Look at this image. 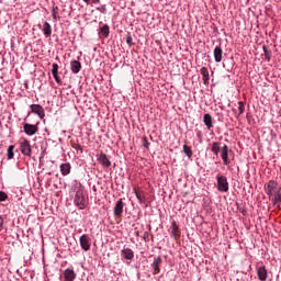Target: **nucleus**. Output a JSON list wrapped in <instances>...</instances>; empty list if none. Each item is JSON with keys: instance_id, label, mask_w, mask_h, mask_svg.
Segmentation results:
<instances>
[{"instance_id": "f257e3e1", "label": "nucleus", "mask_w": 281, "mask_h": 281, "mask_svg": "<svg viewBox=\"0 0 281 281\" xmlns=\"http://www.w3.org/2000/svg\"><path fill=\"white\" fill-rule=\"evenodd\" d=\"M216 181L218 192H229V181H227V177L217 175Z\"/></svg>"}, {"instance_id": "f03ea898", "label": "nucleus", "mask_w": 281, "mask_h": 281, "mask_svg": "<svg viewBox=\"0 0 281 281\" xmlns=\"http://www.w3.org/2000/svg\"><path fill=\"white\" fill-rule=\"evenodd\" d=\"M40 124H41V122H38V121L36 122V124L24 123L23 131H24L25 135H29V137H32V135H36Z\"/></svg>"}, {"instance_id": "7ed1b4c3", "label": "nucleus", "mask_w": 281, "mask_h": 281, "mask_svg": "<svg viewBox=\"0 0 281 281\" xmlns=\"http://www.w3.org/2000/svg\"><path fill=\"white\" fill-rule=\"evenodd\" d=\"M74 205L78 207V210L87 209V201H85V193H75Z\"/></svg>"}, {"instance_id": "20e7f679", "label": "nucleus", "mask_w": 281, "mask_h": 281, "mask_svg": "<svg viewBox=\"0 0 281 281\" xmlns=\"http://www.w3.org/2000/svg\"><path fill=\"white\" fill-rule=\"evenodd\" d=\"M20 150L24 157H32V145L30 140L23 139V142L20 143Z\"/></svg>"}, {"instance_id": "39448f33", "label": "nucleus", "mask_w": 281, "mask_h": 281, "mask_svg": "<svg viewBox=\"0 0 281 281\" xmlns=\"http://www.w3.org/2000/svg\"><path fill=\"white\" fill-rule=\"evenodd\" d=\"M229 153H232L229 146L223 145V147L221 148V158L224 166H229V164H232V161L229 160Z\"/></svg>"}, {"instance_id": "423d86ee", "label": "nucleus", "mask_w": 281, "mask_h": 281, "mask_svg": "<svg viewBox=\"0 0 281 281\" xmlns=\"http://www.w3.org/2000/svg\"><path fill=\"white\" fill-rule=\"evenodd\" d=\"M266 194L269 196V199L273 198V193L276 190H278V182L276 180H270L266 186H265Z\"/></svg>"}, {"instance_id": "0eeeda50", "label": "nucleus", "mask_w": 281, "mask_h": 281, "mask_svg": "<svg viewBox=\"0 0 281 281\" xmlns=\"http://www.w3.org/2000/svg\"><path fill=\"white\" fill-rule=\"evenodd\" d=\"M79 244L83 251H89L91 249V238H89V235L87 234L80 236Z\"/></svg>"}, {"instance_id": "6e6552de", "label": "nucleus", "mask_w": 281, "mask_h": 281, "mask_svg": "<svg viewBox=\"0 0 281 281\" xmlns=\"http://www.w3.org/2000/svg\"><path fill=\"white\" fill-rule=\"evenodd\" d=\"M31 113L38 115L40 120H45V109L41 104H31Z\"/></svg>"}, {"instance_id": "1a4fd4ad", "label": "nucleus", "mask_w": 281, "mask_h": 281, "mask_svg": "<svg viewBox=\"0 0 281 281\" xmlns=\"http://www.w3.org/2000/svg\"><path fill=\"white\" fill-rule=\"evenodd\" d=\"M97 161H99V164L103 166V168H111V159L106 154L102 151L100 153V155H97Z\"/></svg>"}, {"instance_id": "9d476101", "label": "nucleus", "mask_w": 281, "mask_h": 281, "mask_svg": "<svg viewBox=\"0 0 281 281\" xmlns=\"http://www.w3.org/2000/svg\"><path fill=\"white\" fill-rule=\"evenodd\" d=\"M161 262H164V260L161 259V256H157L154 258V261L151 263L154 276H159V273H161Z\"/></svg>"}, {"instance_id": "9b49d317", "label": "nucleus", "mask_w": 281, "mask_h": 281, "mask_svg": "<svg viewBox=\"0 0 281 281\" xmlns=\"http://www.w3.org/2000/svg\"><path fill=\"white\" fill-rule=\"evenodd\" d=\"M124 205H125V204H124V201H122V199H120V200L115 203L113 212H114V216H115L116 218H121L122 214H124Z\"/></svg>"}, {"instance_id": "f8f14e48", "label": "nucleus", "mask_w": 281, "mask_h": 281, "mask_svg": "<svg viewBox=\"0 0 281 281\" xmlns=\"http://www.w3.org/2000/svg\"><path fill=\"white\" fill-rule=\"evenodd\" d=\"M99 38H109L111 34V27L109 24H103L102 26L99 27Z\"/></svg>"}, {"instance_id": "ddd939ff", "label": "nucleus", "mask_w": 281, "mask_h": 281, "mask_svg": "<svg viewBox=\"0 0 281 281\" xmlns=\"http://www.w3.org/2000/svg\"><path fill=\"white\" fill-rule=\"evenodd\" d=\"M71 191L75 192V194H82L85 193V186H82L81 181L74 180Z\"/></svg>"}, {"instance_id": "4468645a", "label": "nucleus", "mask_w": 281, "mask_h": 281, "mask_svg": "<svg viewBox=\"0 0 281 281\" xmlns=\"http://www.w3.org/2000/svg\"><path fill=\"white\" fill-rule=\"evenodd\" d=\"M64 281H75L77 278L76 271L71 268H67L64 272Z\"/></svg>"}, {"instance_id": "2eb2a0df", "label": "nucleus", "mask_w": 281, "mask_h": 281, "mask_svg": "<svg viewBox=\"0 0 281 281\" xmlns=\"http://www.w3.org/2000/svg\"><path fill=\"white\" fill-rule=\"evenodd\" d=\"M171 236L177 240V238H181V228L177 224V221L171 222Z\"/></svg>"}, {"instance_id": "dca6fc26", "label": "nucleus", "mask_w": 281, "mask_h": 281, "mask_svg": "<svg viewBox=\"0 0 281 281\" xmlns=\"http://www.w3.org/2000/svg\"><path fill=\"white\" fill-rule=\"evenodd\" d=\"M121 256H122V258H124L125 260H133V258H135V251H133V249H131V248L124 247V248L121 250Z\"/></svg>"}, {"instance_id": "f3484780", "label": "nucleus", "mask_w": 281, "mask_h": 281, "mask_svg": "<svg viewBox=\"0 0 281 281\" xmlns=\"http://www.w3.org/2000/svg\"><path fill=\"white\" fill-rule=\"evenodd\" d=\"M203 122H204V125L206 126L207 131H212V128L214 127V121L212 119V114H210V113L204 114Z\"/></svg>"}, {"instance_id": "a211bd4d", "label": "nucleus", "mask_w": 281, "mask_h": 281, "mask_svg": "<svg viewBox=\"0 0 281 281\" xmlns=\"http://www.w3.org/2000/svg\"><path fill=\"white\" fill-rule=\"evenodd\" d=\"M257 276L260 281H267V278H268L267 267L261 266L257 268Z\"/></svg>"}, {"instance_id": "6ab92c4d", "label": "nucleus", "mask_w": 281, "mask_h": 281, "mask_svg": "<svg viewBox=\"0 0 281 281\" xmlns=\"http://www.w3.org/2000/svg\"><path fill=\"white\" fill-rule=\"evenodd\" d=\"M213 56L215 63H222L223 60V48L221 46H216L213 50Z\"/></svg>"}, {"instance_id": "aec40b11", "label": "nucleus", "mask_w": 281, "mask_h": 281, "mask_svg": "<svg viewBox=\"0 0 281 281\" xmlns=\"http://www.w3.org/2000/svg\"><path fill=\"white\" fill-rule=\"evenodd\" d=\"M59 169H60L63 177H67L68 175L71 173V164L64 162L60 165Z\"/></svg>"}, {"instance_id": "412c9836", "label": "nucleus", "mask_w": 281, "mask_h": 281, "mask_svg": "<svg viewBox=\"0 0 281 281\" xmlns=\"http://www.w3.org/2000/svg\"><path fill=\"white\" fill-rule=\"evenodd\" d=\"M200 74L202 76V80H203L204 85H206V86L210 85V70H207L206 67H202L200 69Z\"/></svg>"}, {"instance_id": "4be33fe9", "label": "nucleus", "mask_w": 281, "mask_h": 281, "mask_svg": "<svg viewBox=\"0 0 281 281\" xmlns=\"http://www.w3.org/2000/svg\"><path fill=\"white\" fill-rule=\"evenodd\" d=\"M80 69H82V64L79 60L70 61V70L72 74H80Z\"/></svg>"}, {"instance_id": "5701e85b", "label": "nucleus", "mask_w": 281, "mask_h": 281, "mask_svg": "<svg viewBox=\"0 0 281 281\" xmlns=\"http://www.w3.org/2000/svg\"><path fill=\"white\" fill-rule=\"evenodd\" d=\"M52 75H53L55 82H57V85H60V82H63V80L58 76V64H53Z\"/></svg>"}, {"instance_id": "b1692460", "label": "nucleus", "mask_w": 281, "mask_h": 281, "mask_svg": "<svg viewBox=\"0 0 281 281\" xmlns=\"http://www.w3.org/2000/svg\"><path fill=\"white\" fill-rule=\"evenodd\" d=\"M211 153L215 155V157H218V154L221 153V143L220 142H213L211 144Z\"/></svg>"}, {"instance_id": "393cba45", "label": "nucleus", "mask_w": 281, "mask_h": 281, "mask_svg": "<svg viewBox=\"0 0 281 281\" xmlns=\"http://www.w3.org/2000/svg\"><path fill=\"white\" fill-rule=\"evenodd\" d=\"M43 34L46 36V38H49V36H52V24H49V22H44Z\"/></svg>"}, {"instance_id": "a878e982", "label": "nucleus", "mask_w": 281, "mask_h": 281, "mask_svg": "<svg viewBox=\"0 0 281 281\" xmlns=\"http://www.w3.org/2000/svg\"><path fill=\"white\" fill-rule=\"evenodd\" d=\"M182 150H183L186 157H188V159H192V155H193L192 147H190L188 145H183Z\"/></svg>"}, {"instance_id": "bb28decb", "label": "nucleus", "mask_w": 281, "mask_h": 281, "mask_svg": "<svg viewBox=\"0 0 281 281\" xmlns=\"http://www.w3.org/2000/svg\"><path fill=\"white\" fill-rule=\"evenodd\" d=\"M134 194H135L138 203H140V204L146 203V198H144V195H142V193L137 192L136 188H134Z\"/></svg>"}, {"instance_id": "cd10ccee", "label": "nucleus", "mask_w": 281, "mask_h": 281, "mask_svg": "<svg viewBox=\"0 0 281 281\" xmlns=\"http://www.w3.org/2000/svg\"><path fill=\"white\" fill-rule=\"evenodd\" d=\"M8 159H14V145H10L7 149Z\"/></svg>"}, {"instance_id": "c85d7f7f", "label": "nucleus", "mask_w": 281, "mask_h": 281, "mask_svg": "<svg viewBox=\"0 0 281 281\" xmlns=\"http://www.w3.org/2000/svg\"><path fill=\"white\" fill-rule=\"evenodd\" d=\"M237 104H238V114L236 115V117H240V115L245 113V102L238 101Z\"/></svg>"}, {"instance_id": "c756f323", "label": "nucleus", "mask_w": 281, "mask_h": 281, "mask_svg": "<svg viewBox=\"0 0 281 281\" xmlns=\"http://www.w3.org/2000/svg\"><path fill=\"white\" fill-rule=\"evenodd\" d=\"M53 21H58V7L52 9Z\"/></svg>"}, {"instance_id": "7c9ffc66", "label": "nucleus", "mask_w": 281, "mask_h": 281, "mask_svg": "<svg viewBox=\"0 0 281 281\" xmlns=\"http://www.w3.org/2000/svg\"><path fill=\"white\" fill-rule=\"evenodd\" d=\"M150 236H151V239H153V235H150V232H145L144 235H143V240L145 243H150Z\"/></svg>"}, {"instance_id": "2f4dec72", "label": "nucleus", "mask_w": 281, "mask_h": 281, "mask_svg": "<svg viewBox=\"0 0 281 281\" xmlns=\"http://www.w3.org/2000/svg\"><path fill=\"white\" fill-rule=\"evenodd\" d=\"M95 10L101 12V14H106V4H102L101 7H97Z\"/></svg>"}, {"instance_id": "473e14b6", "label": "nucleus", "mask_w": 281, "mask_h": 281, "mask_svg": "<svg viewBox=\"0 0 281 281\" xmlns=\"http://www.w3.org/2000/svg\"><path fill=\"white\" fill-rule=\"evenodd\" d=\"M125 41L127 43V45L131 47L133 45V36L131 35V33H128L126 36H125Z\"/></svg>"}, {"instance_id": "72a5a7b5", "label": "nucleus", "mask_w": 281, "mask_h": 281, "mask_svg": "<svg viewBox=\"0 0 281 281\" xmlns=\"http://www.w3.org/2000/svg\"><path fill=\"white\" fill-rule=\"evenodd\" d=\"M3 201H8V193H5V191H0V203Z\"/></svg>"}, {"instance_id": "f704fd0d", "label": "nucleus", "mask_w": 281, "mask_h": 281, "mask_svg": "<svg viewBox=\"0 0 281 281\" xmlns=\"http://www.w3.org/2000/svg\"><path fill=\"white\" fill-rule=\"evenodd\" d=\"M143 146L144 148H150V143L148 142V137L144 136L143 137Z\"/></svg>"}, {"instance_id": "c9c22d12", "label": "nucleus", "mask_w": 281, "mask_h": 281, "mask_svg": "<svg viewBox=\"0 0 281 281\" xmlns=\"http://www.w3.org/2000/svg\"><path fill=\"white\" fill-rule=\"evenodd\" d=\"M3 223H4L3 216L0 215V232H3Z\"/></svg>"}, {"instance_id": "e433bc0d", "label": "nucleus", "mask_w": 281, "mask_h": 281, "mask_svg": "<svg viewBox=\"0 0 281 281\" xmlns=\"http://www.w3.org/2000/svg\"><path fill=\"white\" fill-rule=\"evenodd\" d=\"M265 60H267L268 63L271 61V53L265 55Z\"/></svg>"}, {"instance_id": "4c0bfd02", "label": "nucleus", "mask_w": 281, "mask_h": 281, "mask_svg": "<svg viewBox=\"0 0 281 281\" xmlns=\"http://www.w3.org/2000/svg\"><path fill=\"white\" fill-rule=\"evenodd\" d=\"M75 150H80V153H82L83 148L81 147L80 144H77L74 146Z\"/></svg>"}, {"instance_id": "58836bf2", "label": "nucleus", "mask_w": 281, "mask_h": 281, "mask_svg": "<svg viewBox=\"0 0 281 281\" xmlns=\"http://www.w3.org/2000/svg\"><path fill=\"white\" fill-rule=\"evenodd\" d=\"M263 54H271V50L267 49V46H262Z\"/></svg>"}, {"instance_id": "ea45409f", "label": "nucleus", "mask_w": 281, "mask_h": 281, "mask_svg": "<svg viewBox=\"0 0 281 281\" xmlns=\"http://www.w3.org/2000/svg\"><path fill=\"white\" fill-rule=\"evenodd\" d=\"M90 2L91 0H83V3H87V5H89Z\"/></svg>"}, {"instance_id": "a19ab883", "label": "nucleus", "mask_w": 281, "mask_h": 281, "mask_svg": "<svg viewBox=\"0 0 281 281\" xmlns=\"http://www.w3.org/2000/svg\"><path fill=\"white\" fill-rule=\"evenodd\" d=\"M92 3L98 4L100 3V0H92Z\"/></svg>"}, {"instance_id": "79ce46f5", "label": "nucleus", "mask_w": 281, "mask_h": 281, "mask_svg": "<svg viewBox=\"0 0 281 281\" xmlns=\"http://www.w3.org/2000/svg\"><path fill=\"white\" fill-rule=\"evenodd\" d=\"M196 137H199V138L201 139V131H199V132L196 133Z\"/></svg>"}, {"instance_id": "37998d69", "label": "nucleus", "mask_w": 281, "mask_h": 281, "mask_svg": "<svg viewBox=\"0 0 281 281\" xmlns=\"http://www.w3.org/2000/svg\"><path fill=\"white\" fill-rule=\"evenodd\" d=\"M247 120H249V117H251V115L249 113L246 114Z\"/></svg>"}, {"instance_id": "c03bdc74", "label": "nucleus", "mask_w": 281, "mask_h": 281, "mask_svg": "<svg viewBox=\"0 0 281 281\" xmlns=\"http://www.w3.org/2000/svg\"><path fill=\"white\" fill-rule=\"evenodd\" d=\"M135 236L138 238V236H139V231H137V232L135 233Z\"/></svg>"}, {"instance_id": "a18cd8bd", "label": "nucleus", "mask_w": 281, "mask_h": 281, "mask_svg": "<svg viewBox=\"0 0 281 281\" xmlns=\"http://www.w3.org/2000/svg\"><path fill=\"white\" fill-rule=\"evenodd\" d=\"M241 213H243V215L245 216V215L247 214V211H243Z\"/></svg>"}, {"instance_id": "49530a36", "label": "nucleus", "mask_w": 281, "mask_h": 281, "mask_svg": "<svg viewBox=\"0 0 281 281\" xmlns=\"http://www.w3.org/2000/svg\"><path fill=\"white\" fill-rule=\"evenodd\" d=\"M46 175L52 176V171H48Z\"/></svg>"}, {"instance_id": "de8ad7c7", "label": "nucleus", "mask_w": 281, "mask_h": 281, "mask_svg": "<svg viewBox=\"0 0 281 281\" xmlns=\"http://www.w3.org/2000/svg\"><path fill=\"white\" fill-rule=\"evenodd\" d=\"M24 122H27V116H26V117H24Z\"/></svg>"}, {"instance_id": "09e8293b", "label": "nucleus", "mask_w": 281, "mask_h": 281, "mask_svg": "<svg viewBox=\"0 0 281 281\" xmlns=\"http://www.w3.org/2000/svg\"><path fill=\"white\" fill-rule=\"evenodd\" d=\"M38 27H41V24H38Z\"/></svg>"}]
</instances>
